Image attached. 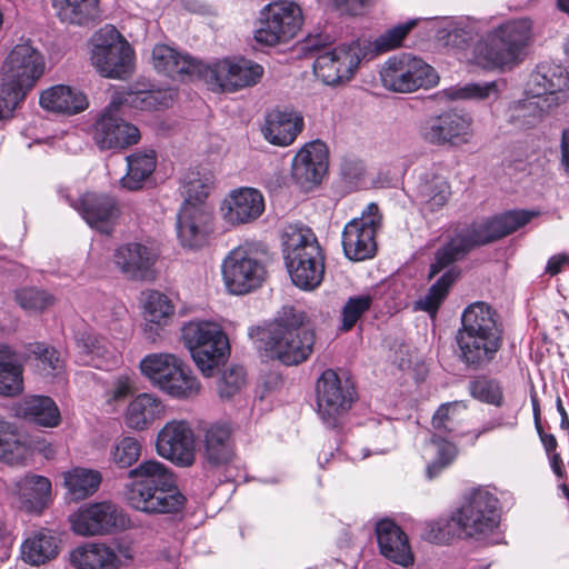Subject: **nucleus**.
I'll return each mask as SVG.
<instances>
[{
    "label": "nucleus",
    "instance_id": "f257e3e1",
    "mask_svg": "<svg viewBox=\"0 0 569 569\" xmlns=\"http://www.w3.org/2000/svg\"><path fill=\"white\" fill-rule=\"evenodd\" d=\"M538 214L539 212L535 210H510L482 223H472L456 229L435 252L429 278H433L446 268L448 269L429 288L428 292L416 302V309L435 317L449 289L460 276V269L453 266L455 262L462 260L475 248L517 231Z\"/></svg>",
    "mask_w": 569,
    "mask_h": 569
},
{
    "label": "nucleus",
    "instance_id": "f03ea898",
    "mask_svg": "<svg viewBox=\"0 0 569 569\" xmlns=\"http://www.w3.org/2000/svg\"><path fill=\"white\" fill-rule=\"evenodd\" d=\"M456 343L458 358L467 368L481 370L488 367L503 345V327L497 311L483 301L466 307Z\"/></svg>",
    "mask_w": 569,
    "mask_h": 569
},
{
    "label": "nucleus",
    "instance_id": "7ed1b4c3",
    "mask_svg": "<svg viewBox=\"0 0 569 569\" xmlns=\"http://www.w3.org/2000/svg\"><path fill=\"white\" fill-rule=\"evenodd\" d=\"M128 477L126 499L130 507L148 515L179 512L186 498L178 490L172 472L157 460H146L133 469Z\"/></svg>",
    "mask_w": 569,
    "mask_h": 569
},
{
    "label": "nucleus",
    "instance_id": "20e7f679",
    "mask_svg": "<svg viewBox=\"0 0 569 569\" xmlns=\"http://www.w3.org/2000/svg\"><path fill=\"white\" fill-rule=\"evenodd\" d=\"M128 477L126 499L130 507L148 515L179 512L186 498L178 490L172 472L157 460H146L133 469Z\"/></svg>",
    "mask_w": 569,
    "mask_h": 569
},
{
    "label": "nucleus",
    "instance_id": "39448f33",
    "mask_svg": "<svg viewBox=\"0 0 569 569\" xmlns=\"http://www.w3.org/2000/svg\"><path fill=\"white\" fill-rule=\"evenodd\" d=\"M282 254L292 283L306 291L318 288L325 277V253L311 228L289 223L282 232Z\"/></svg>",
    "mask_w": 569,
    "mask_h": 569
},
{
    "label": "nucleus",
    "instance_id": "423d86ee",
    "mask_svg": "<svg viewBox=\"0 0 569 569\" xmlns=\"http://www.w3.org/2000/svg\"><path fill=\"white\" fill-rule=\"evenodd\" d=\"M305 320L302 311L284 308L282 315L261 332L260 340L267 356L286 366L306 361L313 350L315 332Z\"/></svg>",
    "mask_w": 569,
    "mask_h": 569
},
{
    "label": "nucleus",
    "instance_id": "0eeeda50",
    "mask_svg": "<svg viewBox=\"0 0 569 569\" xmlns=\"http://www.w3.org/2000/svg\"><path fill=\"white\" fill-rule=\"evenodd\" d=\"M497 506L498 499L487 489L472 490L449 520L436 523L438 533L433 539L446 542L453 536L479 538L492 532L499 523Z\"/></svg>",
    "mask_w": 569,
    "mask_h": 569
},
{
    "label": "nucleus",
    "instance_id": "6e6552de",
    "mask_svg": "<svg viewBox=\"0 0 569 569\" xmlns=\"http://www.w3.org/2000/svg\"><path fill=\"white\" fill-rule=\"evenodd\" d=\"M531 34V23L521 19L507 22L473 47L475 62L482 68H502L519 59Z\"/></svg>",
    "mask_w": 569,
    "mask_h": 569
},
{
    "label": "nucleus",
    "instance_id": "1a4fd4ad",
    "mask_svg": "<svg viewBox=\"0 0 569 569\" xmlns=\"http://www.w3.org/2000/svg\"><path fill=\"white\" fill-rule=\"evenodd\" d=\"M90 61L103 78L124 80L134 70V52L111 24L99 29L90 40Z\"/></svg>",
    "mask_w": 569,
    "mask_h": 569
},
{
    "label": "nucleus",
    "instance_id": "9d476101",
    "mask_svg": "<svg viewBox=\"0 0 569 569\" xmlns=\"http://www.w3.org/2000/svg\"><path fill=\"white\" fill-rule=\"evenodd\" d=\"M181 332L184 345L202 375L213 376L230 352L229 340L222 328L212 321L192 320L182 327Z\"/></svg>",
    "mask_w": 569,
    "mask_h": 569
},
{
    "label": "nucleus",
    "instance_id": "9b49d317",
    "mask_svg": "<svg viewBox=\"0 0 569 569\" xmlns=\"http://www.w3.org/2000/svg\"><path fill=\"white\" fill-rule=\"evenodd\" d=\"M140 368L153 386L172 398L189 399L200 391V382L189 367L172 353L148 355Z\"/></svg>",
    "mask_w": 569,
    "mask_h": 569
},
{
    "label": "nucleus",
    "instance_id": "f8f14e48",
    "mask_svg": "<svg viewBox=\"0 0 569 569\" xmlns=\"http://www.w3.org/2000/svg\"><path fill=\"white\" fill-rule=\"evenodd\" d=\"M222 280L231 295H246L260 288L266 279V266L253 243L232 249L221 263Z\"/></svg>",
    "mask_w": 569,
    "mask_h": 569
},
{
    "label": "nucleus",
    "instance_id": "ddd939ff",
    "mask_svg": "<svg viewBox=\"0 0 569 569\" xmlns=\"http://www.w3.org/2000/svg\"><path fill=\"white\" fill-rule=\"evenodd\" d=\"M318 415L327 428L336 429L357 400L353 382L333 369L325 370L316 383Z\"/></svg>",
    "mask_w": 569,
    "mask_h": 569
},
{
    "label": "nucleus",
    "instance_id": "4468645a",
    "mask_svg": "<svg viewBox=\"0 0 569 569\" xmlns=\"http://www.w3.org/2000/svg\"><path fill=\"white\" fill-rule=\"evenodd\" d=\"M382 86L393 92L409 93L435 87L439 77L421 58L410 53L390 57L380 69Z\"/></svg>",
    "mask_w": 569,
    "mask_h": 569
},
{
    "label": "nucleus",
    "instance_id": "2eb2a0df",
    "mask_svg": "<svg viewBox=\"0 0 569 569\" xmlns=\"http://www.w3.org/2000/svg\"><path fill=\"white\" fill-rule=\"evenodd\" d=\"M301 24L302 11L297 3L287 0L273 1L260 11L254 40L269 47L288 42L297 34Z\"/></svg>",
    "mask_w": 569,
    "mask_h": 569
},
{
    "label": "nucleus",
    "instance_id": "dca6fc26",
    "mask_svg": "<svg viewBox=\"0 0 569 569\" xmlns=\"http://www.w3.org/2000/svg\"><path fill=\"white\" fill-rule=\"evenodd\" d=\"M473 120L470 114L455 110L426 118L418 129L419 137L437 147H460L473 138Z\"/></svg>",
    "mask_w": 569,
    "mask_h": 569
},
{
    "label": "nucleus",
    "instance_id": "f3484780",
    "mask_svg": "<svg viewBox=\"0 0 569 569\" xmlns=\"http://www.w3.org/2000/svg\"><path fill=\"white\" fill-rule=\"evenodd\" d=\"M381 214L376 203H369L361 216L346 223L342 231L345 256L352 261H363L377 252L376 234L381 228Z\"/></svg>",
    "mask_w": 569,
    "mask_h": 569
},
{
    "label": "nucleus",
    "instance_id": "a211bd4d",
    "mask_svg": "<svg viewBox=\"0 0 569 569\" xmlns=\"http://www.w3.org/2000/svg\"><path fill=\"white\" fill-rule=\"evenodd\" d=\"M120 106L113 99L93 123L92 139L100 150L124 149L140 139L138 128L120 116Z\"/></svg>",
    "mask_w": 569,
    "mask_h": 569
},
{
    "label": "nucleus",
    "instance_id": "6ab92c4d",
    "mask_svg": "<svg viewBox=\"0 0 569 569\" xmlns=\"http://www.w3.org/2000/svg\"><path fill=\"white\" fill-rule=\"evenodd\" d=\"M202 73L221 91L236 92L257 84L263 76V67L244 58L223 59L203 68Z\"/></svg>",
    "mask_w": 569,
    "mask_h": 569
},
{
    "label": "nucleus",
    "instance_id": "aec40b11",
    "mask_svg": "<svg viewBox=\"0 0 569 569\" xmlns=\"http://www.w3.org/2000/svg\"><path fill=\"white\" fill-rule=\"evenodd\" d=\"M126 523L122 510L110 501L84 506L71 516L72 530L80 536L111 533L123 529Z\"/></svg>",
    "mask_w": 569,
    "mask_h": 569
},
{
    "label": "nucleus",
    "instance_id": "412c9836",
    "mask_svg": "<svg viewBox=\"0 0 569 569\" xmlns=\"http://www.w3.org/2000/svg\"><path fill=\"white\" fill-rule=\"evenodd\" d=\"M156 448L159 456L179 467H190L196 460L194 435L184 420L167 422L158 432Z\"/></svg>",
    "mask_w": 569,
    "mask_h": 569
},
{
    "label": "nucleus",
    "instance_id": "4be33fe9",
    "mask_svg": "<svg viewBox=\"0 0 569 569\" xmlns=\"http://www.w3.org/2000/svg\"><path fill=\"white\" fill-rule=\"evenodd\" d=\"M44 59L30 39H21L9 52L1 76L31 89L42 76Z\"/></svg>",
    "mask_w": 569,
    "mask_h": 569
},
{
    "label": "nucleus",
    "instance_id": "5701e85b",
    "mask_svg": "<svg viewBox=\"0 0 569 569\" xmlns=\"http://www.w3.org/2000/svg\"><path fill=\"white\" fill-rule=\"evenodd\" d=\"M158 258L159 252L153 246L142 242H128L114 250L112 261L126 279L146 281L153 279V267Z\"/></svg>",
    "mask_w": 569,
    "mask_h": 569
},
{
    "label": "nucleus",
    "instance_id": "b1692460",
    "mask_svg": "<svg viewBox=\"0 0 569 569\" xmlns=\"http://www.w3.org/2000/svg\"><path fill=\"white\" fill-rule=\"evenodd\" d=\"M132 560L131 548L122 543L89 542L72 550L70 562L77 569H119Z\"/></svg>",
    "mask_w": 569,
    "mask_h": 569
},
{
    "label": "nucleus",
    "instance_id": "393cba45",
    "mask_svg": "<svg viewBox=\"0 0 569 569\" xmlns=\"http://www.w3.org/2000/svg\"><path fill=\"white\" fill-rule=\"evenodd\" d=\"M210 207L181 206L177 214V236L182 247L201 248L211 231Z\"/></svg>",
    "mask_w": 569,
    "mask_h": 569
},
{
    "label": "nucleus",
    "instance_id": "a878e982",
    "mask_svg": "<svg viewBox=\"0 0 569 569\" xmlns=\"http://www.w3.org/2000/svg\"><path fill=\"white\" fill-rule=\"evenodd\" d=\"M328 168V150L323 142L307 143L292 160V178L302 188L321 182Z\"/></svg>",
    "mask_w": 569,
    "mask_h": 569
},
{
    "label": "nucleus",
    "instance_id": "bb28decb",
    "mask_svg": "<svg viewBox=\"0 0 569 569\" xmlns=\"http://www.w3.org/2000/svg\"><path fill=\"white\" fill-rule=\"evenodd\" d=\"M221 211L224 220L233 226L250 223L263 213L264 198L258 189L240 188L228 194Z\"/></svg>",
    "mask_w": 569,
    "mask_h": 569
},
{
    "label": "nucleus",
    "instance_id": "cd10ccee",
    "mask_svg": "<svg viewBox=\"0 0 569 569\" xmlns=\"http://www.w3.org/2000/svg\"><path fill=\"white\" fill-rule=\"evenodd\" d=\"M66 200L90 227L102 232L109 231L111 221L118 216L117 201L108 194L87 192L77 201L71 200L68 196Z\"/></svg>",
    "mask_w": 569,
    "mask_h": 569
},
{
    "label": "nucleus",
    "instance_id": "c85d7f7f",
    "mask_svg": "<svg viewBox=\"0 0 569 569\" xmlns=\"http://www.w3.org/2000/svg\"><path fill=\"white\" fill-rule=\"evenodd\" d=\"M450 196L451 187L443 176L433 171H425L418 176L413 199L423 216L441 210Z\"/></svg>",
    "mask_w": 569,
    "mask_h": 569
},
{
    "label": "nucleus",
    "instance_id": "c756f323",
    "mask_svg": "<svg viewBox=\"0 0 569 569\" xmlns=\"http://www.w3.org/2000/svg\"><path fill=\"white\" fill-rule=\"evenodd\" d=\"M376 536L381 555L395 563L407 567L413 562L407 535L391 519L376 523Z\"/></svg>",
    "mask_w": 569,
    "mask_h": 569
},
{
    "label": "nucleus",
    "instance_id": "7c9ffc66",
    "mask_svg": "<svg viewBox=\"0 0 569 569\" xmlns=\"http://www.w3.org/2000/svg\"><path fill=\"white\" fill-rule=\"evenodd\" d=\"M303 128V118L292 110L276 109L266 116L263 136L271 144L290 146Z\"/></svg>",
    "mask_w": 569,
    "mask_h": 569
},
{
    "label": "nucleus",
    "instance_id": "2f4dec72",
    "mask_svg": "<svg viewBox=\"0 0 569 569\" xmlns=\"http://www.w3.org/2000/svg\"><path fill=\"white\" fill-rule=\"evenodd\" d=\"M39 102L48 111L68 116L80 113L89 106L82 91L66 84L52 86L42 91Z\"/></svg>",
    "mask_w": 569,
    "mask_h": 569
},
{
    "label": "nucleus",
    "instance_id": "473e14b6",
    "mask_svg": "<svg viewBox=\"0 0 569 569\" xmlns=\"http://www.w3.org/2000/svg\"><path fill=\"white\" fill-rule=\"evenodd\" d=\"M528 91L535 97L551 98L557 102L560 97L556 94L569 92V71L561 66H541L531 73L528 81Z\"/></svg>",
    "mask_w": 569,
    "mask_h": 569
},
{
    "label": "nucleus",
    "instance_id": "72a5a7b5",
    "mask_svg": "<svg viewBox=\"0 0 569 569\" xmlns=\"http://www.w3.org/2000/svg\"><path fill=\"white\" fill-rule=\"evenodd\" d=\"M152 63L157 71L170 78L178 76L202 74L203 66L189 54H182L167 44H157L152 49Z\"/></svg>",
    "mask_w": 569,
    "mask_h": 569
},
{
    "label": "nucleus",
    "instance_id": "f704fd0d",
    "mask_svg": "<svg viewBox=\"0 0 569 569\" xmlns=\"http://www.w3.org/2000/svg\"><path fill=\"white\" fill-rule=\"evenodd\" d=\"M23 391V361L8 345H0V396L16 397Z\"/></svg>",
    "mask_w": 569,
    "mask_h": 569
},
{
    "label": "nucleus",
    "instance_id": "c9c22d12",
    "mask_svg": "<svg viewBox=\"0 0 569 569\" xmlns=\"http://www.w3.org/2000/svg\"><path fill=\"white\" fill-rule=\"evenodd\" d=\"M204 456L212 466L227 465L233 459V440L228 425L214 423L206 430Z\"/></svg>",
    "mask_w": 569,
    "mask_h": 569
},
{
    "label": "nucleus",
    "instance_id": "e433bc0d",
    "mask_svg": "<svg viewBox=\"0 0 569 569\" xmlns=\"http://www.w3.org/2000/svg\"><path fill=\"white\" fill-rule=\"evenodd\" d=\"M164 412L161 400L150 393H140L130 401L126 411V423L129 428L144 430Z\"/></svg>",
    "mask_w": 569,
    "mask_h": 569
},
{
    "label": "nucleus",
    "instance_id": "4c0bfd02",
    "mask_svg": "<svg viewBox=\"0 0 569 569\" xmlns=\"http://www.w3.org/2000/svg\"><path fill=\"white\" fill-rule=\"evenodd\" d=\"M58 552L59 540L49 529H40L21 545L22 559L32 566H40L52 560Z\"/></svg>",
    "mask_w": 569,
    "mask_h": 569
},
{
    "label": "nucleus",
    "instance_id": "58836bf2",
    "mask_svg": "<svg viewBox=\"0 0 569 569\" xmlns=\"http://www.w3.org/2000/svg\"><path fill=\"white\" fill-rule=\"evenodd\" d=\"M21 507L32 513H40L50 502L51 482L42 476H27L19 483Z\"/></svg>",
    "mask_w": 569,
    "mask_h": 569
},
{
    "label": "nucleus",
    "instance_id": "ea45409f",
    "mask_svg": "<svg viewBox=\"0 0 569 569\" xmlns=\"http://www.w3.org/2000/svg\"><path fill=\"white\" fill-rule=\"evenodd\" d=\"M127 173L120 179V186L127 190H140L156 169L154 151L134 152L127 158Z\"/></svg>",
    "mask_w": 569,
    "mask_h": 569
},
{
    "label": "nucleus",
    "instance_id": "a19ab883",
    "mask_svg": "<svg viewBox=\"0 0 569 569\" xmlns=\"http://www.w3.org/2000/svg\"><path fill=\"white\" fill-rule=\"evenodd\" d=\"M20 410L26 419L42 427H56L61 420L58 406L48 396L32 395L26 397Z\"/></svg>",
    "mask_w": 569,
    "mask_h": 569
},
{
    "label": "nucleus",
    "instance_id": "79ce46f5",
    "mask_svg": "<svg viewBox=\"0 0 569 569\" xmlns=\"http://www.w3.org/2000/svg\"><path fill=\"white\" fill-rule=\"evenodd\" d=\"M212 184L211 177L198 169H189L181 178L180 193L183 198L181 206L209 207L206 199Z\"/></svg>",
    "mask_w": 569,
    "mask_h": 569
},
{
    "label": "nucleus",
    "instance_id": "37998d69",
    "mask_svg": "<svg viewBox=\"0 0 569 569\" xmlns=\"http://www.w3.org/2000/svg\"><path fill=\"white\" fill-rule=\"evenodd\" d=\"M101 481V473L93 469L77 467L63 473L64 487L76 500L93 495L99 489Z\"/></svg>",
    "mask_w": 569,
    "mask_h": 569
},
{
    "label": "nucleus",
    "instance_id": "c03bdc74",
    "mask_svg": "<svg viewBox=\"0 0 569 569\" xmlns=\"http://www.w3.org/2000/svg\"><path fill=\"white\" fill-rule=\"evenodd\" d=\"M61 21L83 24L98 17V0H52Z\"/></svg>",
    "mask_w": 569,
    "mask_h": 569
},
{
    "label": "nucleus",
    "instance_id": "a18cd8bd",
    "mask_svg": "<svg viewBox=\"0 0 569 569\" xmlns=\"http://www.w3.org/2000/svg\"><path fill=\"white\" fill-rule=\"evenodd\" d=\"M335 54L336 73L341 76V82L348 81L362 58L367 57V47L362 40H355L349 44H341L332 49Z\"/></svg>",
    "mask_w": 569,
    "mask_h": 569
},
{
    "label": "nucleus",
    "instance_id": "49530a36",
    "mask_svg": "<svg viewBox=\"0 0 569 569\" xmlns=\"http://www.w3.org/2000/svg\"><path fill=\"white\" fill-rule=\"evenodd\" d=\"M441 40L446 47L463 50L479 36L478 22L467 19L459 21L441 31Z\"/></svg>",
    "mask_w": 569,
    "mask_h": 569
},
{
    "label": "nucleus",
    "instance_id": "de8ad7c7",
    "mask_svg": "<svg viewBox=\"0 0 569 569\" xmlns=\"http://www.w3.org/2000/svg\"><path fill=\"white\" fill-rule=\"evenodd\" d=\"M30 89L1 76L0 80V121L13 118L14 111L26 98Z\"/></svg>",
    "mask_w": 569,
    "mask_h": 569
},
{
    "label": "nucleus",
    "instance_id": "09e8293b",
    "mask_svg": "<svg viewBox=\"0 0 569 569\" xmlns=\"http://www.w3.org/2000/svg\"><path fill=\"white\" fill-rule=\"evenodd\" d=\"M418 19H410L405 23H399L391 29L387 30L385 33L379 36L373 42H365L367 47V54L373 53H385L389 50H392L399 47L408 34V32L417 24Z\"/></svg>",
    "mask_w": 569,
    "mask_h": 569
},
{
    "label": "nucleus",
    "instance_id": "8fccbe9b",
    "mask_svg": "<svg viewBox=\"0 0 569 569\" xmlns=\"http://www.w3.org/2000/svg\"><path fill=\"white\" fill-rule=\"evenodd\" d=\"M173 90H138L129 92L124 101L140 110H152L169 107L174 98Z\"/></svg>",
    "mask_w": 569,
    "mask_h": 569
},
{
    "label": "nucleus",
    "instance_id": "3c124183",
    "mask_svg": "<svg viewBox=\"0 0 569 569\" xmlns=\"http://www.w3.org/2000/svg\"><path fill=\"white\" fill-rule=\"evenodd\" d=\"M173 311L174 308L166 295L159 291L148 293L144 303V317L147 322L157 325L158 327L164 326L173 315Z\"/></svg>",
    "mask_w": 569,
    "mask_h": 569
},
{
    "label": "nucleus",
    "instance_id": "603ef678",
    "mask_svg": "<svg viewBox=\"0 0 569 569\" xmlns=\"http://www.w3.org/2000/svg\"><path fill=\"white\" fill-rule=\"evenodd\" d=\"M465 410L466 406L461 401L441 405L432 417V427L439 433L455 432L460 426Z\"/></svg>",
    "mask_w": 569,
    "mask_h": 569
},
{
    "label": "nucleus",
    "instance_id": "864d4df0",
    "mask_svg": "<svg viewBox=\"0 0 569 569\" xmlns=\"http://www.w3.org/2000/svg\"><path fill=\"white\" fill-rule=\"evenodd\" d=\"M17 303L27 312H42L56 301L54 297L36 287L21 288L16 291Z\"/></svg>",
    "mask_w": 569,
    "mask_h": 569
},
{
    "label": "nucleus",
    "instance_id": "5fc2aeb1",
    "mask_svg": "<svg viewBox=\"0 0 569 569\" xmlns=\"http://www.w3.org/2000/svg\"><path fill=\"white\" fill-rule=\"evenodd\" d=\"M26 447L21 443L16 433V428L3 420H0V460L13 463L23 458Z\"/></svg>",
    "mask_w": 569,
    "mask_h": 569
},
{
    "label": "nucleus",
    "instance_id": "6e6d98bb",
    "mask_svg": "<svg viewBox=\"0 0 569 569\" xmlns=\"http://www.w3.org/2000/svg\"><path fill=\"white\" fill-rule=\"evenodd\" d=\"M373 298L369 293L352 296L348 298L341 310V327L342 331L351 330L357 321L366 313L372 306Z\"/></svg>",
    "mask_w": 569,
    "mask_h": 569
},
{
    "label": "nucleus",
    "instance_id": "4d7b16f0",
    "mask_svg": "<svg viewBox=\"0 0 569 569\" xmlns=\"http://www.w3.org/2000/svg\"><path fill=\"white\" fill-rule=\"evenodd\" d=\"M140 456L141 443L133 437H123L112 446L110 451L111 461L122 469L131 467Z\"/></svg>",
    "mask_w": 569,
    "mask_h": 569
},
{
    "label": "nucleus",
    "instance_id": "13d9d810",
    "mask_svg": "<svg viewBox=\"0 0 569 569\" xmlns=\"http://www.w3.org/2000/svg\"><path fill=\"white\" fill-rule=\"evenodd\" d=\"M499 90L496 81L483 83H466L448 90L451 100H485L490 97H498Z\"/></svg>",
    "mask_w": 569,
    "mask_h": 569
},
{
    "label": "nucleus",
    "instance_id": "bf43d9fd",
    "mask_svg": "<svg viewBox=\"0 0 569 569\" xmlns=\"http://www.w3.org/2000/svg\"><path fill=\"white\" fill-rule=\"evenodd\" d=\"M469 390L471 396L481 402L493 405L496 407H500L502 405V388L495 379L479 377L470 382Z\"/></svg>",
    "mask_w": 569,
    "mask_h": 569
},
{
    "label": "nucleus",
    "instance_id": "052dcab7",
    "mask_svg": "<svg viewBox=\"0 0 569 569\" xmlns=\"http://www.w3.org/2000/svg\"><path fill=\"white\" fill-rule=\"evenodd\" d=\"M436 457L427 466L426 473L428 479L436 478L443 469L452 463L458 455L457 447L448 441H435Z\"/></svg>",
    "mask_w": 569,
    "mask_h": 569
},
{
    "label": "nucleus",
    "instance_id": "680f3d73",
    "mask_svg": "<svg viewBox=\"0 0 569 569\" xmlns=\"http://www.w3.org/2000/svg\"><path fill=\"white\" fill-rule=\"evenodd\" d=\"M246 382L244 369L233 366L226 370L218 381V392L221 398L229 399L240 391Z\"/></svg>",
    "mask_w": 569,
    "mask_h": 569
},
{
    "label": "nucleus",
    "instance_id": "e2e57ef3",
    "mask_svg": "<svg viewBox=\"0 0 569 569\" xmlns=\"http://www.w3.org/2000/svg\"><path fill=\"white\" fill-rule=\"evenodd\" d=\"M550 98L539 97L520 102L513 111V118L522 119L523 124L533 126L542 116L545 104Z\"/></svg>",
    "mask_w": 569,
    "mask_h": 569
},
{
    "label": "nucleus",
    "instance_id": "0e129e2a",
    "mask_svg": "<svg viewBox=\"0 0 569 569\" xmlns=\"http://www.w3.org/2000/svg\"><path fill=\"white\" fill-rule=\"evenodd\" d=\"M313 72L323 83L336 86L341 83V76L336 73L333 51L320 52L313 62Z\"/></svg>",
    "mask_w": 569,
    "mask_h": 569
},
{
    "label": "nucleus",
    "instance_id": "69168bd1",
    "mask_svg": "<svg viewBox=\"0 0 569 569\" xmlns=\"http://www.w3.org/2000/svg\"><path fill=\"white\" fill-rule=\"evenodd\" d=\"M32 353L40 361L42 370L47 371V375L57 376L62 370L63 361L54 348L38 343L32 349Z\"/></svg>",
    "mask_w": 569,
    "mask_h": 569
},
{
    "label": "nucleus",
    "instance_id": "338daca9",
    "mask_svg": "<svg viewBox=\"0 0 569 569\" xmlns=\"http://www.w3.org/2000/svg\"><path fill=\"white\" fill-rule=\"evenodd\" d=\"M77 347L80 349L84 357H90V359L82 360L84 365L92 363L93 358L101 357L104 351L102 339L88 332H84L77 338Z\"/></svg>",
    "mask_w": 569,
    "mask_h": 569
},
{
    "label": "nucleus",
    "instance_id": "774afa93",
    "mask_svg": "<svg viewBox=\"0 0 569 569\" xmlns=\"http://www.w3.org/2000/svg\"><path fill=\"white\" fill-rule=\"evenodd\" d=\"M329 38L320 33L307 36L300 43V51L303 54H311L320 51L327 43Z\"/></svg>",
    "mask_w": 569,
    "mask_h": 569
}]
</instances>
